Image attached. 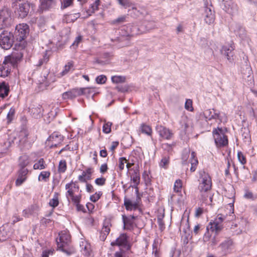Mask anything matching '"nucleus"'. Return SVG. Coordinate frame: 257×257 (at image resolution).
Returning a JSON list of instances; mask_svg holds the SVG:
<instances>
[{
    "label": "nucleus",
    "instance_id": "48",
    "mask_svg": "<svg viewBox=\"0 0 257 257\" xmlns=\"http://www.w3.org/2000/svg\"><path fill=\"white\" fill-rule=\"evenodd\" d=\"M189 153L190 151L188 150H185L184 151L182 156V163L183 164L186 163L187 162L189 156Z\"/></svg>",
    "mask_w": 257,
    "mask_h": 257
},
{
    "label": "nucleus",
    "instance_id": "22",
    "mask_svg": "<svg viewBox=\"0 0 257 257\" xmlns=\"http://www.w3.org/2000/svg\"><path fill=\"white\" fill-rule=\"evenodd\" d=\"M211 7V5L210 7L206 6L205 7L204 10V20L205 22L209 25L213 23L215 19L214 12L212 10Z\"/></svg>",
    "mask_w": 257,
    "mask_h": 257
},
{
    "label": "nucleus",
    "instance_id": "39",
    "mask_svg": "<svg viewBox=\"0 0 257 257\" xmlns=\"http://www.w3.org/2000/svg\"><path fill=\"white\" fill-rule=\"evenodd\" d=\"M213 109H206L203 112V115L206 121L212 119L213 117Z\"/></svg>",
    "mask_w": 257,
    "mask_h": 257
},
{
    "label": "nucleus",
    "instance_id": "1",
    "mask_svg": "<svg viewBox=\"0 0 257 257\" xmlns=\"http://www.w3.org/2000/svg\"><path fill=\"white\" fill-rule=\"evenodd\" d=\"M199 184L198 189L200 192V199L203 202L207 203V199L209 197L210 202H211L212 197L209 194L212 187L211 177L208 173L203 170L199 171Z\"/></svg>",
    "mask_w": 257,
    "mask_h": 257
},
{
    "label": "nucleus",
    "instance_id": "10",
    "mask_svg": "<svg viewBox=\"0 0 257 257\" xmlns=\"http://www.w3.org/2000/svg\"><path fill=\"white\" fill-rule=\"evenodd\" d=\"M14 35L12 33L6 30L0 34V46L5 50L10 49L14 43Z\"/></svg>",
    "mask_w": 257,
    "mask_h": 257
},
{
    "label": "nucleus",
    "instance_id": "35",
    "mask_svg": "<svg viewBox=\"0 0 257 257\" xmlns=\"http://www.w3.org/2000/svg\"><path fill=\"white\" fill-rule=\"evenodd\" d=\"M132 180L134 185H139L140 181V177L138 170H135L132 176Z\"/></svg>",
    "mask_w": 257,
    "mask_h": 257
},
{
    "label": "nucleus",
    "instance_id": "58",
    "mask_svg": "<svg viewBox=\"0 0 257 257\" xmlns=\"http://www.w3.org/2000/svg\"><path fill=\"white\" fill-rule=\"evenodd\" d=\"M98 9L97 7L93 3L91 5L90 9L87 11V13H90L89 15H91V14L94 13L96 11L98 10Z\"/></svg>",
    "mask_w": 257,
    "mask_h": 257
},
{
    "label": "nucleus",
    "instance_id": "13",
    "mask_svg": "<svg viewBox=\"0 0 257 257\" xmlns=\"http://www.w3.org/2000/svg\"><path fill=\"white\" fill-rule=\"evenodd\" d=\"M138 185H133L132 187L135 189V193L136 194V199L135 201L133 202L130 199L125 198L124 200V205L127 210H132L137 209L139 206V203L141 201V196L139 193Z\"/></svg>",
    "mask_w": 257,
    "mask_h": 257
},
{
    "label": "nucleus",
    "instance_id": "53",
    "mask_svg": "<svg viewBox=\"0 0 257 257\" xmlns=\"http://www.w3.org/2000/svg\"><path fill=\"white\" fill-rule=\"evenodd\" d=\"M117 1L120 5L125 8L129 7L131 5V3L129 0H117Z\"/></svg>",
    "mask_w": 257,
    "mask_h": 257
},
{
    "label": "nucleus",
    "instance_id": "25",
    "mask_svg": "<svg viewBox=\"0 0 257 257\" xmlns=\"http://www.w3.org/2000/svg\"><path fill=\"white\" fill-rule=\"evenodd\" d=\"M122 219L123 223V229L124 230H133L137 226L134 221L126 218V216L124 215H122Z\"/></svg>",
    "mask_w": 257,
    "mask_h": 257
},
{
    "label": "nucleus",
    "instance_id": "11",
    "mask_svg": "<svg viewBox=\"0 0 257 257\" xmlns=\"http://www.w3.org/2000/svg\"><path fill=\"white\" fill-rule=\"evenodd\" d=\"M212 134L217 147H223L228 145L227 137L224 135L223 131L221 128L218 127L216 129H214L212 132Z\"/></svg>",
    "mask_w": 257,
    "mask_h": 257
},
{
    "label": "nucleus",
    "instance_id": "42",
    "mask_svg": "<svg viewBox=\"0 0 257 257\" xmlns=\"http://www.w3.org/2000/svg\"><path fill=\"white\" fill-rule=\"evenodd\" d=\"M169 163V156H164L162 159L160 163V166L162 168H167V166L168 165Z\"/></svg>",
    "mask_w": 257,
    "mask_h": 257
},
{
    "label": "nucleus",
    "instance_id": "5",
    "mask_svg": "<svg viewBox=\"0 0 257 257\" xmlns=\"http://www.w3.org/2000/svg\"><path fill=\"white\" fill-rule=\"evenodd\" d=\"M29 26L26 24H20L16 27L15 35L16 38V46L21 50L24 49L26 46L25 40L29 33Z\"/></svg>",
    "mask_w": 257,
    "mask_h": 257
},
{
    "label": "nucleus",
    "instance_id": "46",
    "mask_svg": "<svg viewBox=\"0 0 257 257\" xmlns=\"http://www.w3.org/2000/svg\"><path fill=\"white\" fill-rule=\"evenodd\" d=\"M102 193L101 192L99 191L98 192H96L94 194L92 195L90 197V200L93 202H96L98 199L100 198Z\"/></svg>",
    "mask_w": 257,
    "mask_h": 257
},
{
    "label": "nucleus",
    "instance_id": "57",
    "mask_svg": "<svg viewBox=\"0 0 257 257\" xmlns=\"http://www.w3.org/2000/svg\"><path fill=\"white\" fill-rule=\"evenodd\" d=\"M72 2L73 0H63L62 7L63 8H66L72 4Z\"/></svg>",
    "mask_w": 257,
    "mask_h": 257
},
{
    "label": "nucleus",
    "instance_id": "59",
    "mask_svg": "<svg viewBox=\"0 0 257 257\" xmlns=\"http://www.w3.org/2000/svg\"><path fill=\"white\" fill-rule=\"evenodd\" d=\"M14 114L15 109L14 108H11L7 114V118L9 121H11L12 119Z\"/></svg>",
    "mask_w": 257,
    "mask_h": 257
},
{
    "label": "nucleus",
    "instance_id": "16",
    "mask_svg": "<svg viewBox=\"0 0 257 257\" xmlns=\"http://www.w3.org/2000/svg\"><path fill=\"white\" fill-rule=\"evenodd\" d=\"M111 226L110 219H106L104 220L101 231L100 232V239L104 241L109 233Z\"/></svg>",
    "mask_w": 257,
    "mask_h": 257
},
{
    "label": "nucleus",
    "instance_id": "45",
    "mask_svg": "<svg viewBox=\"0 0 257 257\" xmlns=\"http://www.w3.org/2000/svg\"><path fill=\"white\" fill-rule=\"evenodd\" d=\"M49 61V57L47 55V54H45L43 58L39 60L38 63L36 65L38 67H41L44 64H46Z\"/></svg>",
    "mask_w": 257,
    "mask_h": 257
},
{
    "label": "nucleus",
    "instance_id": "63",
    "mask_svg": "<svg viewBox=\"0 0 257 257\" xmlns=\"http://www.w3.org/2000/svg\"><path fill=\"white\" fill-rule=\"evenodd\" d=\"M26 181L25 178H22L19 177H18L16 181V185L17 186H20Z\"/></svg>",
    "mask_w": 257,
    "mask_h": 257
},
{
    "label": "nucleus",
    "instance_id": "41",
    "mask_svg": "<svg viewBox=\"0 0 257 257\" xmlns=\"http://www.w3.org/2000/svg\"><path fill=\"white\" fill-rule=\"evenodd\" d=\"M127 160L124 157L119 158L118 159V169L119 171H122L124 168V165Z\"/></svg>",
    "mask_w": 257,
    "mask_h": 257
},
{
    "label": "nucleus",
    "instance_id": "54",
    "mask_svg": "<svg viewBox=\"0 0 257 257\" xmlns=\"http://www.w3.org/2000/svg\"><path fill=\"white\" fill-rule=\"evenodd\" d=\"M185 107L188 110H192V101L190 99H187L185 104Z\"/></svg>",
    "mask_w": 257,
    "mask_h": 257
},
{
    "label": "nucleus",
    "instance_id": "36",
    "mask_svg": "<svg viewBox=\"0 0 257 257\" xmlns=\"http://www.w3.org/2000/svg\"><path fill=\"white\" fill-rule=\"evenodd\" d=\"M140 128L142 133L149 136H150L152 134V129L148 125L143 123L141 125Z\"/></svg>",
    "mask_w": 257,
    "mask_h": 257
},
{
    "label": "nucleus",
    "instance_id": "9",
    "mask_svg": "<svg viewBox=\"0 0 257 257\" xmlns=\"http://www.w3.org/2000/svg\"><path fill=\"white\" fill-rule=\"evenodd\" d=\"M13 23L11 11L4 8L0 11V29L10 27Z\"/></svg>",
    "mask_w": 257,
    "mask_h": 257
},
{
    "label": "nucleus",
    "instance_id": "44",
    "mask_svg": "<svg viewBox=\"0 0 257 257\" xmlns=\"http://www.w3.org/2000/svg\"><path fill=\"white\" fill-rule=\"evenodd\" d=\"M28 173V170L27 168H21L18 172V177L20 178H25L27 179V175Z\"/></svg>",
    "mask_w": 257,
    "mask_h": 257
},
{
    "label": "nucleus",
    "instance_id": "55",
    "mask_svg": "<svg viewBox=\"0 0 257 257\" xmlns=\"http://www.w3.org/2000/svg\"><path fill=\"white\" fill-rule=\"evenodd\" d=\"M106 181L105 178L104 177L98 178L95 179V183L99 186H102L105 184Z\"/></svg>",
    "mask_w": 257,
    "mask_h": 257
},
{
    "label": "nucleus",
    "instance_id": "27",
    "mask_svg": "<svg viewBox=\"0 0 257 257\" xmlns=\"http://www.w3.org/2000/svg\"><path fill=\"white\" fill-rule=\"evenodd\" d=\"M190 163L191 164L190 168V171L192 172H194L197 168L198 164V161L196 157V153L194 152H192L191 154V158L189 160Z\"/></svg>",
    "mask_w": 257,
    "mask_h": 257
},
{
    "label": "nucleus",
    "instance_id": "15",
    "mask_svg": "<svg viewBox=\"0 0 257 257\" xmlns=\"http://www.w3.org/2000/svg\"><path fill=\"white\" fill-rule=\"evenodd\" d=\"M233 241L230 238H227L222 241L218 246L220 253L222 255H226L229 254L232 250Z\"/></svg>",
    "mask_w": 257,
    "mask_h": 257
},
{
    "label": "nucleus",
    "instance_id": "43",
    "mask_svg": "<svg viewBox=\"0 0 257 257\" xmlns=\"http://www.w3.org/2000/svg\"><path fill=\"white\" fill-rule=\"evenodd\" d=\"M182 186V181L180 179L177 180L174 185V190L176 192H179L181 191Z\"/></svg>",
    "mask_w": 257,
    "mask_h": 257
},
{
    "label": "nucleus",
    "instance_id": "62",
    "mask_svg": "<svg viewBox=\"0 0 257 257\" xmlns=\"http://www.w3.org/2000/svg\"><path fill=\"white\" fill-rule=\"evenodd\" d=\"M209 241L211 245L214 246L215 245L218 243L219 240L217 238H216L215 235H214Z\"/></svg>",
    "mask_w": 257,
    "mask_h": 257
},
{
    "label": "nucleus",
    "instance_id": "31",
    "mask_svg": "<svg viewBox=\"0 0 257 257\" xmlns=\"http://www.w3.org/2000/svg\"><path fill=\"white\" fill-rule=\"evenodd\" d=\"M74 64L72 61L68 62L64 66L63 71L59 74L61 76L66 75L73 67Z\"/></svg>",
    "mask_w": 257,
    "mask_h": 257
},
{
    "label": "nucleus",
    "instance_id": "7",
    "mask_svg": "<svg viewBox=\"0 0 257 257\" xmlns=\"http://www.w3.org/2000/svg\"><path fill=\"white\" fill-rule=\"evenodd\" d=\"M59 241L57 239L58 247L67 254H71L73 250L69 247L71 237L69 233L66 230L62 231L59 234Z\"/></svg>",
    "mask_w": 257,
    "mask_h": 257
},
{
    "label": "nucleus",
    "instance_id": "61",
    "mask_svg": "<svg viewBox=\"0 0 257 257\" xmlns=\"http://www.w3.org/2000/svg\"><path fill=\"white\" fill-rule=\"evenodd\" d=\"M54 250L49 249L43 251L42 257H48L49 254H52Z\"/></svg>",
    "mask_w": 257,
    "mask_h": 257
},
{
    "label": "nucleus",
    "instance_id": "3",
    "mask_svg": "<svg viewBox=\"0 0 257 257\" xmlns=\"http://www.w3.org/2000/svg\"><path fill=\"white\" fill-rule=\"evenodd\" d=\"M23 57V53L21 51L13 52L11 55L5 57V60L0 66V71L4 76H8L11 72L9 65L13 67L17 66L18 63L21 62Z\"/></svg>",
    "mask_w": 257,
    "mask_h": 257
},
{
    "label": "nucleus",
    "instance_id": "40",
    "mask_svg": "<svg viewBox=\"0 0 257 257\" xmlns=\"http://www.w3.org/2000/svg\"><path fill=\"white\" fill-rule=\"evenodd\" d=\"M125 80V77L122 76H113L111 77V81L114 83H119L124 82Z\"/></svg>",
    "mask_w": 257,
    "mask_h": 257
},
{
    "label": "nucleus",
    "instance_id": "19",
    "mask_svg": "<svg viewBox=\"0 0 257 257\" xmlns=\"http://www.w3.org/2000/svg\"><path fill=\"white\" fill-rule=\"evenodd\" d=\"M230 29L241 39L243 40L245 38L246 35L245 30L239 24L236 23H232L230 25Z\"/></svg>",
    "mask_w": 257,
    "mask_h": 257
},
{
    "label": "nucleus",
    "instance_id": "4",
    "mask_svg": "<svg viewBox=\"0 0 257 257\" xmlns=\"http://www.w3.org/2000/svg\"><path fill=\"white\" fill-rule=\"evenodd\" d=\"M225 219V217L221 215H218L216 218L212 221H210L206 227V232L203 236V240L205 242L210 241L212 236L210 232H214L217 235L223 228V221Z\"/></svg>",
    "mask_w": 257,
    "mask_h": 257
},
{
    "label": "nucleus",
    "instance_id": "51",
    "mask_svg": "<svg viewBox=\"0 0 257 257\" xmlns=\"http://www.w3.org/2000/svg\"><path fill=\"white\" fill-rule=\"evenodd\" d=\"M213 117L212 119H218L220 122H222L223 121V118L220 115L219 112H216V110L213 109Z\"/></svg>",
    "mask_w": 257,
    "mask_h": 257
},
{
    "label": "nucleus",
    "instance_id": "14",
    "mask_svg": "<svg viewBox=\"0 0 257 257\" xmlns=\"http://www.w3.org/2000/svg\"><path fill=\"white\" fill-rule=\"evenodd\" d=\"M18 138L19 145L20 147H30L34 141V139H31V137H29V133L26 130H22L19 132Z\"/></svg>",
    "mask_w": 257,
    "mask_h": 257
},
{
    "label": "nucleus",
    "instance_id": "6",
    "mask_svg": "<svg viewBox=\"0 0 257 257\" xmlns=\"http://www.w3.org/2000/svg\"><path fill=\"white\" fill-rule=\"evenodd\" d=\"M137 24H128L127 26L121 29V35L125 37H134L143 34L151 29V27H144Z\"/></svg>",
    "mask_w": 257,
    "mask_h": 257
},
{
    "label": "nucleus",
    "instance_id": "37",
    "mask_svg": "<svg viewBox=\"0 0 257 257\" xmlns=\"http://www.w3.org/2000/svg\"><path fill=\"white\" fill-rule=\"evenodd\" d=\"M67 169V164L65 160H62L59 162L58 171L59 173H64Z\"/></svg>",
    "mask_w": 257,
    "mask_h": 257
},
{
    "label": "nucleus",
    "instance_id": "29",
    "mask_svg": "<svg viewBox=\"0 0 257 257\" xmlns=\"http://www.w3.org/2000/svg\"><path fill=\"white\" fill-rule=\"evenodd\" d=\"M29 163V157L27 155H23L20 157L19 165L21 168H26Z\"/></svg>",
    "mask_w": 257,
    "mask_h": 257
},
{
    "label": "nucleus",
    "instance_id": "47",
    "mask_svg": "<svg viewBox=\"0 0 257 257\" xmlns=\"http://www.w3.org/2000/svg\"><path fill=\"white\" fill-rule=\"evenodd\" d=\"M112 123L110 122H107L104 123L103 125V132L105 134H108L111 132V125Z\"/></svg>",
    "mask_w": 257,
    "mask_h": 257
},
{
    "label": "nucleus",
    "instance_id": "60",
    "mask_svg": "<svg viewBox=\"0 0 257 257\" xmlns=\"http://www.w3.org/2000/svg\"><path fill=\"white\" fill-rule=\"evenodd\" d=\"M52 222V220L50 219L43 218L41 220V223L43 225L47 226Z\"/></svg>",
    "mask_w": 257,
    "mask_h": 257
},
{
    "label": "nucleus",
    "instance_id": "23",
    "mask_svg": "<svg viewBox=\"0 0 257 257\" xmlns=\"http://www.w3.org/2000/svg\"><path fill=\"white\" fill-rule=\"evenodd\" d=\"M234 49L233 43L231 42L229 46H223L221 50L222 54L225 55L228 60H230L233 56L232 51Z\"/></svg>",
    "mask_w": 257,
    "mask_h": 257
},
{
    "label": "nucleus",
    "instance_id": "30",
    "mask_svg": "<svg viewBox=\"0 0 257 257\" xmlns=\"http://www.w3.org/2000/svg\"><path fill=\"white\" fill-rule=\"evenodd\" d=\"M47 165L43 158H41L37 162L34 164L33 169L34 170H43L46 168Z\"/></svg>",
    "mask_w": 257,
    "mask_h": 257
},
{
    "label": "nucleus",
    "instance_id": "26",
    "mask_svg": "<svg viewBox=\"0 0 257 257\" xmlns=\"http://www.w3.org/2000/svg\"><path fill=\"white\" fill-rule=\"evenodd\" d=\"M10 91L9 85L5 82L0 83V97L4 98L7 96Z\"/></svg>",
    "mask_w": 257,
    "mask_h": 257
},
{
    "label": "nucleus",
    "instance_id": "17",
    "mask_svg": "<svg viewBox=\"0 0 257 257\" xmlns=\"http://www.w3.org/2000/svg\"><path fill=\"white\" fill-rule=\"evenodd\" d=\"M83 88H74L62 94L63 99H73L84 93Z\"/></svg>",
    "mask_w": 257,
    "mask_h": 257
},
{
    "label": "nucleus",
    "instance_id": "32",
    "mask_svg": "<svg viewBox=\"0 0 257 257\" xmlns=\"http://www.w3.org/2000/svg\"><path fill=\"white\" fill-rule=\"evenodd\" d=\"M40 1L43 9H48L55 4L54 0H40Z\"/></svg>",
    "mask_w": 257,
    "mask_h": 257
},
{
    "label": "nucleus",
    "instance_id": "2",
    "mask_svg": "<svg viewBox=\"0 0 257 257\" xmlns=\"http://www.w3.org/2000/svg\"><path fill=\"white\" fill-rule=\"evenodd\" d=\"M65 189L67 190L66 193V197L68 200H71L72 202L75 205L78 211H83L84 207L80 204L82 195L81 191H80L78 194H75V192H79V187L76 185V182L71 181L70 183H67L65 185Z\"/></svg>",
    "mask_w": 257,
    "mask_h": 257
},
{
    "label": "nucleus",
    "instance_id": "12",
    "mask_svg": "<svg viewBox=\"0 0 257 257\" xmlns=\"http://www.w3.org/2000/svg\"><path fill=\"white\" fill-rule=\"evenodd\" d=\"M128 239L129 237L126 233H121L115 240L111 242V245L112 246H120L125 250H129L131 248L132 244Z\"/></svg>",
    "mask_w": 257,
    "mask_h": 257
},
{
    "label": "nucleus",
    "instance_id": "50",
    "mask_svg": "<svg viewBox=\"0 0 257 257\" xmlns=\"http://www.w3.org/2000/svg\"><path fill=\"white\" fill-rule=\"evenodd\" d=\"M237 158L241 164L244 165L246 163V159L241 152H238L237 153Z\"/></svg>",
    "mask_w": 257,
    "mask_h": 257
},
{
    "label": "nucleus",
    "instance_id": "18",
    "mask_svg": "<svg viewBox=\"0 0 257 257\" xmlns=\"http://www.w3.org/2000/svg\"><path fill=\"white\" fill-rule=\"evenodd\" d=\"M223 9L228 14L233 16L237 13V6L230 0L224 2Z\"/></svg>",
    "mask_w": 257,
    "mask_h": 257
},
{
    "label": "nucleus",
    "instance_id": "64",
    "mask_svg": "<svg viewBox=\"0 0 257 257\" xmlns=\"http://www.w3.org/2000/svg\"><path fill=\"white\" fill-rule=\"evenodd\" d=\"M113 257H125L124 255V251L122 249L116 251L113 255Z\"/></svg>",
    "mask_w": 257,
    "mask_h": 257
},
{
    "label": "nucleus",
    "instance_id": "49",
    "mask_svg": "<svg viewBox=\"0 0 257 257\" xmlns=\"http://www.w3.org/2000/svg\"><path fill=\"white\" fill-rule=\"evenodd\" d=\"M106 77L105 75H101L96 78V81L98 84H104L106 81Z\"/></svg>",
    "mask_w": 257,
    "mask_h": 257
},
{
    "label": "nucleus",
    "instance_id": "56",
    "mask_svg": "<svg viewBox=\"0 0 257 257\" xmlns=\"http://www.w3.org/2000/svg\"><path fill=\"white\" fill-rule=\"evenodd\" d=\"M125 19H126V16H125L120 17L117 18L116 19L113 20L112 22V23L113 24L122 23L125 21Z\"/></svg>",
    "mask_w": 257,
    "mask_h": 257
},
{
    "label": "nucleus",
    "instance_id": "20",
    "mask_svg": "<svg viewBox=\"0 0 257 257\" xmlns=\"http://www.w3.org/2000/svg\"><path fill=\"white\" fill-rule=\"evenodd\" d=\"M156 131L159 133L160 136L164 139L170 140L173 135L169 129L161 125H158L156 126Z\"/></svg>",
    "mask_w": 257,
    "mask_h": 257
},
{
    "label": "nucleus",
    "instance_id": "38",
    "mask_svg": "<svg viewBox=\"0 0 257 257\" xmlns=\"http://www.w3.org/2000/svg\"><path fill=\"white\" fill-rule=\"evenodd\" d=\"M49 205L52 207L53 208L57 207L59 204V200L58 197V194L55 193L54 197L51 199L49 201Z\"/></svg>",
    "mask_w": 257,
    "mask_h": 257
},
{
    "label": "nucleus",
    "instance_id": "8",
    "mask_svg": "<svg viewBox=\"0 0 257 257\" xmlns=\"http://www.w3.org/2000/svg\"><path fill=\"white\" fill-rule=\"evenodd\" d=\"M15 7V13L16 15L20 18L24 19L26 18L31 10L33 11L34 5L28 1L19 3L18 5L16 3H13L12 7Z\"/></svg>",
    "mask_w": 257,
    "mask_h": 257
},
{
    "label": "nucleus",
    "instance_id": "52",
    "mask_svg": "<svg viewBox=\"0 0 257 257\" xmlns=\"http://www.w3.org/2000/svg\"><path fill=\"white\" fill-rule=\"evenodd\" d=\"M164 217V215H159L158 217V223L159 225V227L161 230H163L165 228V223L164 222L163 220V218Z\"/></svg>",
    "mask_w": 257,
    "mask_h": 257
},
{
    "label": "nucleus",
    "instance_id": "21",
    "mask_svg": "<svg viewBox=\"0 0 257 257\" xmlns=\"http://www.w3.org/2000/svg\"><path fill=\"white\" fill-rule=\"evenodd\" d=\"M52 142L51 147H56L63 141V137L58 132H54L48 138Z\"/></svg>",
    "mask_w": 257,
    "mask_h": 257
},
{
    "label": "nucleus",
    "instance_id": "33",
    "mask_svg": "<svg viewBox=\"0 0 257 257\" xmlns=\"http://www.w3.org/2000/svg\"><path fill=\"white\" fill-rule=\"evenodd\" d=\"M244 198L251 200H254L257 198V195L254 194L252 192L248 189L245 190V193L243 195Z\"/></svg>",
    "mask_w": 257,
    "mask_h": 257
},
{
    "label": "nucleus",
    "instance_id": "28",
    "mask_svg": "<svg viewBox=\"0 0 257 257\" xmlns=\"http://www.w3.org/2000/svg\"><path fill=\"white\" fill-rule=\"evenodd\" d=\"M38 209L36 205H32L23 211V215L25 217H29L30 216L33 215L35 211Z\"/></svg>",
    "mask_w": 257,
    "mask_h": 257
},
{
    "label": "nucleus",
    "instance_id": "34",
    "mask_svg": "<svg viewBox=\"0 0 257 257\" xmlns=\"http://www.w3.org/2000/svg\"><path fill=\"white\" fill-rule=\"evenodd\" d=\"M50 175L51 173L49 171H42L39 175L38 180L39 181H47V179H49Z\"/></svg>",
    "mask_w": 257,
    "mask_h": 257
},
{
    "label": "nucleus",
    "instance_id": "24",
    "mask_svg": "<svg viewBox=\"0 0 257 257\" xmlns=\"http://www.w3.org/2000/svg\"><path fill=\"white\" fill-rule=\"evenodd\" d=\"M30 111L33 117L38 118L42 116L43 109L42 106L38 104L34 105L30 109Z\"/></svg>",
    "mask_w": 257,
    "mask_h": 257
}]
</instances>
